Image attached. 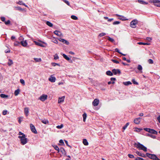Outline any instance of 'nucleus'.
I'll list each match as a JSON object with an SVG mask.
<instances>
[{"instance_id":"1","label":"nucleus","mask_w":160,"mask_h":160,"mask_svg":"<svg viewBox=\"0 0 160 160\" xmlns=\"http://www.w3.org/2000/svg\"><path fill=\"white\" fill-rule=\"evenodd\" d=\"M18 138L20 139V143L22 145H24L26 144L28 141L27 138H26V136L23 133L21 132H19L18 133Z\"/></svg>"},{"instance_id":"2","label":"nucleus","mask_w":160,"mask_h":160,"mask_svg":"<svg viewBox=\"0 0 160 160\" xmlns=\"http://www.w3.org/2000/svg\"><path fill=\"white\" fill-rule=\"evenodd\" d=\"M134 146L139 150H141L143 151L144 152L147 151V148L142 144H141L140 142H137L134 143Z\"/></svg>"},{"instance_id":"3","label":"nucleus","mask_w":160,"mask_h":160,"mask_svg":"<svg viewBox=\"0 0 160 160\" xmlns=\"http://www.w3.org/2000/svg\"><path fill=\"white\" fill-rule=\"evenodd\" d=\"M146 157H148L149 158L153 160H160V159H159L155 154H151L148 153H147L146 154Z\"/></svg>"},{"instance_id":"4","label":"nucleus","mask_w":160,"mask_h":160,"mask_svg":"<svg viewBox=\"0 0 160 160\" xmlns=\"http://www.w3.org/2000/svg\"><path fill=\"white\" fill-rule=\"evenodd\" d=\"M150 2L153 3L157 7H160V1L158 0H150Z\"/></svg>"},{"instance_id":"5","label":"nucleus","mask_w":160,"mask_h":160,"mask_svg":"<svg viewBox=\"0 0 160 160\" xmlns=\"http://www.w3.org/2000/svg\"><path fill=\"white\" fill-rule=\"evenodd\" d=\"M138 23V21L136 19H134L130 23V26L133 28L136 27V25Z\"/></svg>"},{"instance_id":"6","label":"nucleus","mask_w":160,"mask_h":160,"mask_svg":"<svg viewBox=\"0 0 160 160\" xmlns=\"http://www.w3.org/2000/svg\"><path fill=\"white\" fill-rule=\"evenodd\" d=\"M48 97V96L45 94H42L41 96L38 99L42 102H43L46 100Z\"/></svg>"},{"instance_id":"7","label":"nucleus","mask_w":160,"mask_h":160,"mask_svg":"<svg viewBox=\"0 0 160 160\" xmlns=\"http://www.w3.org/2000/svg\"><path fill=\"white\" fill-rule=\"evenodd\" d=\"M30 128L31 131L35 134H37V132L35 129V126L32 124H30Z\"/></svg>"},{"instance_id":"8","label":"nucleus","mask_w":160,"mask_h":160,"mask_svg":"<svg viewBox=\"0 0 160 160\" xmlns=\"http://www.w3.org/2000/svg\"><path fill=\"white\" fill-rule=\"evenodd\" d=\"M99 103V100L98 99H95L92 102V105L94 106H97Z\"/></svg>"},{"instance_id":"9","label":"nucleus","mask_w":160,"mask_h":160,"mask_svg":"<svg viewBox=\"0 0 160 160\" xmlns=\"http://www.w3.org/2000/svg\"><path fill=\"white\" fill-rule=\"evenodd\" d=\"M56 80L55 77L53 76V75H51L50 77L48 78V80L52 82H55L56 81Z\"/></svg>"},{"instance_id":"10","label":"nucleus","mask_w":160,"mask_h":160,"mask_svg":"<svg viewBox=\"0 0 160 160\" xmlns=\"http://www.w3.org/2000/svg\"><path fill=\"white\" fill-rule=\"evenodd\" d=\"M58 40L60 42H63V43L65 44L66 45H69V42L68 41L61 38H59L58 39Z\"/></svg>"},{"instance_id":"11","label":"nucleus","mask_w":160,"mask_h":160,"mask_svg":"<svg viewBox=\"0 0 160 160\" xmlns=\"http://www.w3.org/2000/svg\"><path fill=\"white\" fill-rule=\"evenodd\" d=\"M20 44L24 47H26L28 45V43L26 40H23L21 41Z\"/></svg>"},{"instance_id":"12","label":"nucleus","mask_w":160,"mask_h":160,"mask_svg":"<svg viewBox=\"0 0 160 160\" xmlns=\"http://www.w3.org/2000/svg\"><path fill=\"white\" fill-rule=\"evenodd\" d=\"M61 54L63 56L65 59L68 61H69L70 62H72V61L71 60H70V58L66 54Z\"/></svg>"},{"instance_id":"13","label":"nucleus","mask_w":160,"mask_h":160,"mask_svg":"<svg viewBox=\"0 0 160 160\" xmlns=\"http://www.w3.org/2000/svg\"><path fill=\"white\" fill-rule=\"evenodd\" d=\"M54 33L59 37H62L63 35L61 32L59 31L56 30L54 31Z\"/></svg>"},{"instance_id":"14","label":"nucleus","mask_w":160,"mask_h":160,"mask_svg":"<svg viewBox=\"0 0 160 160\" xmlns=\"http://www.w3.org/2000/svg\"><path fill=\"white\" fill-rule=\"evenodd\" d=\"M116 15L117 16L119 17L118 19L120 20H122V21H125L128 20V19H126V18H125L123 16L120 15L118 14H116Z\"/></svg>"},{"instance_id":"15","label":"nucleus","mask_w":160,"mask_h":160,"mask_svg":"<svg viewBox=\"0 0 160 160\" xmlns=\"http://www.w3.org/2000/svg\"><path fill=\"white\" fill-rule=\"evenodd\" d=\"M112 72L114 74H120L121 73V72L119 69H113L112 70Z\"/></svg>"},{"instance_id":"16","label":"nucleus","mask_w":160,"mask_h":160,"mask_svg":"<svg viewBox=\"0 0 160 160\" xmlns=\"http://www.w3.org/2000/svg\"><path fill=\"white\" fill-rule=\"evenodd\" d=\"M136 153L139 156H141L144 158H146V154H144L143 153H142L138 151H137L136 152Z\"/></svg>"},{"instance_id":"17","label":"nucleus","mask_w":160,"mask_h":160,"mask_svg":"<svg viewBox=\"0 0 160 160\" xmlns=\"http://www.w3.org/2000/svg\"><path fill=\"white\" fill-rule=\"evenodd\" d=\"M141 119V118H135L134 120V122L135 124H138L140 122Z\"/></svg>"},{"instance_id":"18","label":"nucleus","mask_w":160,"mask_h":160,"mask_svg":"<svg viewBox=\"0 0 160 160\" xmlns=\"http://www.w3.org/2000/svg\"><path fill=\"white\" fill-rule=\"evenodd\" d=\"M65 98V96H63L61 98H59L58 100V103H60L63 102Z\"/></svg>"},{"instance_id":"19","label":"nucleus","mask_w":160,"mask_h":160,"mask_svg":"<svg viewBox=\"0 0 160 160\" xmlns=\"http://www.w3.org/2000/svg\"><path fill=\"white\" fill-rule=\"evenodd\" d=\"M24 113L25 115L27 116L28 115L29 109L28 108L26 107L24 108Z\"/></svg>"},{"instance_id":"20","label":"nucleus","mask_w":160,"mask_h":160,"mask_svg":"<svg viewBox=\"0 0 160 160\" xmlns=\"http://www.w3.org/2000/svg\"><path fill=\"white\" fill-rule=\"evenodd\" d=\"M17 4H18L20 5H23L24 6L26 7H28V6L27 5H26L24 3H23L22 1H19L18 2H16Z\"/></svg>"},{"instance_id":"21","label":"nucleus","mask_w":160,"mask_h":160,"mask_svg":"<svg viewBox=\"0 0 160 160\" xmlns=\"http://www.w3.org/2000/svg\"><path fill=\"white\" fill-rule=\"evenodd\" d=\"M60 151L64 155H66V152L65 151V150L63 148H60V149H59Z\"/></svg>"},{"instance_id":"22","label":"nucleus","mask_w":160,"mask_h":160,"mask_svg":"<svg viewBox=\"0 0 160 160\" xmlns=\"http://www.w3.org/2000/svg\"><path fill=\"white\" fill-rule=\"evenodd\" d=\"M138 2L139 3L142 4H148V2H146L143 0H138Z\"/></svg>"},{"instance_id":"23","label":"nucleus","mask_w":160,"mask_h":160,"mask_svg":"<svg viewBox=\"0 0 160 160\" xmlns=\"http://www.w3.org/2000/svg\"><path fill=\"white\" fill-rule=\"evenodd\" d=\"M138 69L139 70L141 73H142V68L141 65H138Z\"/></svg>"},{"instance_id":"24","label":"nucleus","mask_w":160,"mask_h":160,"mask_svg":"<svg viewBox=\"0 0 160 160\" xmlns=\"http://www.w3.org/2000/svg\"><path fill=\"white\" fill-rule=\"evenodd\" d=\"M20 92L19 89H18L16 90L14 92V95L15 96H17L18 95Z\"/></svg>"},{"instance_id":"25","label":"nucleus","mask_w":160,"mask_h":160,"mask_svg":"<svg viewBox=\"0 0 160 160\" xmlns=\"http://www.w3.org/2000/svg\"><path fill=\"white\" fill-rule=\"evenodd\" d=\"M0 96L2 98H6L8 97V96L4 94H0Z\"/></svg>"},{"instance_id":"26","label":"nucleus","mask_w":160,"mask_h":160,"mask_svg":"<svg viewBox=\"0 0 160 160\" xmlns=\"http://www.w3.org/2000/svg\"><path fill=\"white\" fill-rule=\"evenodd\" d=\"M149 133L151 134H157V132L153 129H150Z\"/></svg>"},{"instance_id":"27","label":"nucleus","mask_w":160,"mask_h":160,"mask_svg":"<svg viewBox=\"0 0 160 160\" xmlns=\"http://www.w3.org/2000/svg\"><path fill=\"white\" fill-rule=\"evenodd\" d=\"M146 135L147 136H148L153 138H156V136L155 135H153L151 133H147L146 134Z\"/></svg>"},{"instance_id":"28","label":"nucleus","mask_w":160,"mask_h":160,"mask_svg":"<svg viewBox=\"0 0 160 160\" xmlns=\"http://www.w3.org/2000/svg\"><path fill=\"white\" fill-rule=\"evenodd\" d=\"M34 59L37 62H40L42 61V59L40 58H34Z\"/></svg>"},{"instance_id":"29","label":"nucleus","mask_w":160,"mask_h":160,"mask_svg":"<svg viewBox=\"0 0 160 160\" xmlns=\"http://www.w3.org/2000/svg\"><path fill=\"white\" fill-rule=\"evenodd\" d=\"M34 42L36 45L40 46L41 44L42 43V42H40V41L37 42L36 41H34Z\"/></svg>"},{"instance_id":"30","label":"nucleus","mask_w":160,"mask_h":160,"mask_svg":"<svg viewBox=\"0 0 160 160\" xmlns=\"http://www.w3.org/2000/svg\"><path fill=\"white\" fill-rule=\"evenodd\" d=\"M83 143L85 145L87 146L88 144V142L86 139H83Z\"/></svg>"},{"instance_id":"31","label":"nucleus","mask_w":160,"mask_h":160,"mask_svg":"<svg viewBox=\"0 0 160 160\" xmlns=\"http://www.w3.org/2000/svg\"><path fill=\"white\" fill-rule=\"evenodd\" d=\"M46 23L49 26L52 27L53 26V24L49 21H46Z\"/></svg>"},{"instance_id":"32","label":"nucleus","mask_w":160,"mask_h":160,"mask_svg":"<svg viewBox=\"0 0 160 160\" xmlns=\"http://www.w3.org/2000/svg\"><path fill=\"white\" fill-rule=\"evenodd\" d=\"M138 44L139 45H149L150 44V43H144L142 42H138Z\"/></svg>"},{"instance_id":"33","label":"nucleus","mask_w":160,"mask_h":160,"mask_svg":"<svg viewBox=\"0 0 160 160\" xmlns=\"http://www.w3.org/2000/svg\"><path fill=\"white\" fill-rule=\"evenodd\" d=\"M106 74L108 75L112 76L113 75V73L110 71H108L106 72Z\"/></svg>"},{"instance_id":"34","label":"nucleus","mask_w":160,"mask_h":160,"mask_svg":"<svg viewBox=\"0 0 160 160\" xmlns=\"http://www.w3.org/2000/svg\"><path fill=\"white\" fill-rule=\"evenodd\" d=\"M41 122L44 124H47L48 123V121L46 119L42 120Z\"/></svg>"},{"instance_id":"35","label":"nucleus","mask_w":160,"mask_h":160,"mask_svg":"<svg viewBox=\"0 0 160 160\" xmlns=\"http://www.w3.org/2000/svg\"><path fill=\"white\" fill-rule=\"evenodd\" d=\"M123 84L125 85H128L132 84V83L130 81H127L123 82Z\"/></svg>"},{"instance_id":"36","label":"nucleus","mask_w":160,"mask_h":160,"mask_svg":"<svg viewBox=\"0 0 160 160\" xmlns=\"http://www.w3.org/2000/svg\"><path fill=\"white\" fill-rule=\"evenodd\" d=\"M20 44V42H19L17 41H16L14 43V46H18Z\"/></svg>"},{"instance_id":"37","label":"nucleus","mask_w":160,"mask_h":160,"mask_svg":"<svg viewBox=\"0 0 160 160\" xmlns=\"http://www.w3.org/2000/svg\"><path fill=\"white\" fill-rule=\"evenodd\" d=\"M13 62L10 59H9L8 62V65L10 66L13 64Z\"/></svg>"},{"instance_id":"38","label":"nucleus","mask_w":160,"mask_h":160,"mask_svg":"<svg viewBox=\"0 0 160 160\" xmlns=\"http://www.w3.org/2000/svg\"><path fill=\"white\" fill-rule=\"evenodd\" d=\"M82 116L83 118V122H85L86 121V119L87 117V114L85 113L83 114Z\"/></svg>"},{"instance_id":"39","label":"nucleus","mask_w":160,"mask_h":160,"mask_svg":"<svg viewBox=\"0 0 160 160\" xmlns=\"http://www.w3.org/2000/svg\"><path fill=\"white\" fill-rule=\"evenodd\" d=\"M108 40L110 42H114V40L113 39L111 38L109 36H108Z\"/></svg>"},{"instance_id":"40","label":"nucleus","mask_w":160,"mask_h":160,"mask_svg":"<svg viewBox=\"0 0 160 160\" xmlns=\"http://www.w3.org/2000/svg\"><path fill=\"white\" fill-rule=\"evenodd\" d=\"M53 147L56 150L58 151V152H59L60 151V150L59 148L57 145H54Z\"/></svg>"},{"instance_id":"41","label":"nucleus","mask_w":160,"mask_h":160,"mask_svg":"<svg viewBox=\"0 0 160 160\" xmlns=\"http://www.w3.org/2000/svg\"><path fill=\"white\" fill-rule=\"evenodd\" d=\"M71 18L72 19L75 20H77L78 19V18L76 16L74 15H72L71 16Z\"/></svg>"},{"instance_id":"42","label":"nucleus","mask_w":160,"mask_h":160,"mask_svg":"<svg viewBox=\"0 0 160 160\" xmlns=\"http://www.w3.org/2000/svg\"><path fill=\"white\" fill-rule=\"evenodd\" d=\"M63 127V125L62 124H61L60 125H58L57 126L56 128L58 129L62 128Z\"/></svg>"},{"instance_id":"43","label":"nucleus","mask_w":160,"mask_h":160,"mask_svg":"<svg viewBox=\"0 0 160 160\" xmlns=\"http://www.w3.org/2000/svg\"><path fill=\"white\" fill-rule=\"evenodd\" d=\"M54 58L55 60H57L58 59L59 57L57 54H56L54 56Z\"/></svg>"},{"instance_id":"44","label":"nucleus","mask_w":160,"mask_h":160,"mask_svg":"<svg viewBox=\"0 0 160 160\" xmlns=\"http://www.w3.org/2000/svg\"><path fill=\"white\" fill-rule=\"evenodd\" d=\"M142 129L141 128H135L134 130V131L136 132H139L141 130H142Z\"/></svg>"},{"instance_id":"45","label":"nucleus","mask_w":160,"mask_h":160,"mask_svg":"<svg viewBox=\"0 0 160 160\" xmlns=\"http://www.w3.org/2000/svg\"><path fill=\"white\" fill-rule=\"evenodd\" d=\"M129 125V123L128 122L127 123L126 125L123 127V129H124V130H125V129L128 126V125Z\"/></svg>"},{"instance_id":"46","label":"nucleus","mask_w":160,"mask_h":160,"mask_svg":"<svg viewBox=\"0 0 160 160\" xmlns=\"http://www.w3.org/2000/svg\"><path fill=\"white\" fill-rule=\"evenodd\" d=\"M20 82L23 85H25V81H24V80H23V79H21L20 80Z\"/></svg>"},{"instance_id":"47","label":"nucleus","mask_w":160,"mask_h":160,"mask_svg":"<svg viewBox=\"0 0 160 160\" xmlns=\"http://www.w3.org/2000/svg\"><path fill=\"white\" fill-rule=\"evenodd\" d=\"M132 82H133V83L134 84H136V85H138V83L137 82L135 79H133L132 80Z\"/></svg>"},{"instance_id":"48","label":"nucleus","mask_w":160,"mask_h":160,"mask_svg":"<svg viewBox=\"0 0 160 160\" xmlns=\"http://www.w3.org/2000/svg\"><path fill=\"white\" fill-rule=\"evenodd\" d=\"M148 62L149 64H152L153 63V61L151 59H149L148 60Z\"/></svg>"},{"instance_id":"49","label":"nucleus","mask_w":160,"mask_h":160,"mask_svg":"<svg viewBox=\"0 0 160 160\" xmlns=\"http://www.w3.org/2000/svg\"><path fill=\"white\" fill-rule=\"evenodd\" d=\"M106 35V33L104 32H102L100 33L99 35V37H101Z\"/></svg>"},{"instance_id":"50","label":"nucleus","mask_w":160,"mask_h":160,"mask_svg":"<svg viewBox=\"0 0 160 160\" xmlns=\"http://www.w3.org/2000/svg\"><path fill=\"white\" fill-rule=\"evenodd\" d=\"M120 22L118 21H115L113 23V25L118 24H120Z\"/></svg>"},{"instance_id":"51","label":"nucleus","mask_w":160,"mask_h":160,"mask_svg":"<svg viewBox=\"0 0 160 160\" xmlns=\"http://www.w3.org/2000/svg\"><path fill=\"white\" fill-rule=\"evenodd\" d=\"M43 43H44L45 44H46V45H47V43L44 42H42V44H41V45L40 46L41 47H46V46L44 45Z\"/></svg>"},{"instance_id":"52","label":"nucleus","mask_w":160,"mask_h":160,"mask_svg":"<svg viewBox=\"0 0 160 160\" xmlns=\"http://www.w3.org/2000/svg\"><path fill=\"white\" fill-rule=\"evenodd\" d=\"M135 160H144L143 158H140V157H138L136 158Z\"/></svg>"},{"instance_id":"53","label":"nucleus","mask_w":160,"mask_h":160,"mask_svg":"<svg viewBox=\"0 0 160 160\" xmlns=\"http://www.w3.org/2000/svg\"><path fill=\"white\" fill-rule=\"evenodd\" d=\"M18 39L19 40L21 41L24 40V38L21 36Z\"/></svg>"},{"instance_id":"54","label":"nucleus","mask_w":160,"mask_h":160,"mask_svg":"<svg viewBox=\"0 0 160 160\" xmlns=\"http://www.w3.org/2000/svg\"><path fill=\"white\" fill-rule=\"evenodd\" d=\"M63 1L64 2H65L66 4H67L69 6L70 5V4L68 1L66 0H63Z\"/></svg>"},{"instance_id":"55","label":"nucleus","mask_w":160,"mask_h":160,"mask_svg":"<svg viewBox=\"0 0 160 160\" xmlns=\"http://www.w3.org/2000/svg\"><path fill=\"white\" fill-rule=\"evenodd\" d=\"M128 157L130 158H134V156L132 154H128Z\"/></svg>"},{"instance_id":"56","label":"nucleus","mask_w":160,"mask_h":160,"mask_svg":"<svg viewBox=\"0 0 160 160\" xmlns=\"http://www.w3.org/2000/svg\"><path fill=\"white\" fill-rule=\"evenodd\" d=\"M1 19L2 21L5 22V18L4 17H1Z\"/></svg>"},{"instance_id":"57","label":"nucleus","mask_w":160,"mask_h":160,"mask_svg":"<svg viewBox=\"0 0 160 160\" xmlns=\"http://www.w3.org/2000/svg\"><path fill=\"white\" fill-rule=\"evenodd\" d=\"M7 112L8 111L7 110H4L2 112V114L3 115H5L7 114Z\"/></svg>"},{"instance_id":"58","label":"nucleus","mask_w":160,"mask_h":160,"mask_svg":"<svg viewBox=\"0 0 160 160\" xmlns=\"http://www.w3.org/2000/svg\"><path fill=\"white\" fill-rule=\"evenodd\" d=\"M144 129L145 131H147V132H150V128H144Z\"/></svg>"},{"instance_id":"59","label":"nucleus","mask_w":160,"mask_h":160,"mask_svg":"<svg viewBox=\"0 0 160 160\" xmlns=\"http://www.w3.org/2000/svg\"><path fill=\"white\" fill-rule=\"evenodd\" d=\"M10 22V21L9 20H8L7 21H5V23L6 25L9 24Z\"/></svg>"},{"instance_id":"60","label":"nucleus","mask_w":160,"mask_h":160,"mask_svg":"<svg viewBox=\"0 0 160 160\" xmlns=\"http://www.w3.org/2000/svg\"><path fill=\"white\" fill-rule=\"evenodd\" d=\"M112 60L113 62L115 63H119V62L118 61L113 59H112Z\"/></svg>"},{"instance_id":"61","label":"nucleus","mask_w":160,"mask_h":160,"mask_svg":"<svg viewBox=\"0 0 160 160\" xmlns=\"http://www.w3.org/2000/svg\"><path fill=\"white\" fill-rule=\"evenodd\" d=\"M16 8H17V9H18L19 10L22 11L23 10V9L22 8H21L20 7H16Z\"/></svg>"},{"instance_id":"62","label":"nucleus","mask_w":160,"mask_h":160,"mask_svg":"<svg viewBox=\"0 0 160 160\" xmlns=\"http://www.w3.org/2000/svg\"><path fill=\"white\" fill-rule=\"evenodd\" d=\"M115 51L116 52L119 53L120 54H122V53L119 52V50L118 48H116L115 49Z\"/></svg>"},{"instance_id":"63","label":"nucleus","mask_w":160,"mask_h":160,"mask_svg":"<svg viewBox=\"0 0 160 160\" xmlns=\"http://www.w3.org/2000/svg\"><path fill=\"white\" fill-rule=\"evenodd\" d=\"M59 142L61 143V144H62L63 145L64 144V142L63 141V140H62V139H61L59 141Z\"/></svg>"},{"instance_id":"64","label":"nucleus","mask_w":160,"mask_h":160,"mask_svg":"<svg viewBox=\"0 0 160 160\" xmlns=\"http://www.w3.org/2000/svg\"><path fill=\"white\" fill-rule=\"evenodd\" d=\"M157 119L158 122L160 123V115L158 117Z\"/></svg>"}]
</instances>
